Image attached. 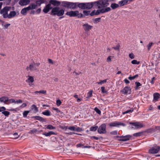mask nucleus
Masks as SVG:
<instances>
[{
	"mask_svg": "<svg viewBox=\"0 0 160 160\" xmlns=\"http://www.w3.org/2000/svg\"><path fill=\"white\" fill-rule=\"evenodd\" d=\"M122 92L124 94H130L131 92L130 87L128 86L125 87Z\"/></svg>",
	"mask_w": 160,
	"mask_h": 160,
	"instance_id": "15",
	"label": "nucleus"
},
{
	"mask_svg": "<svg viewBox=\"0 0 160 160\" xmlns=\"http://www.w3.org/2000/svg\"><path fill=\"white\" fill-rule=\"evenodd\" d=\"M119 7V5L115 3H112L111 5V7L112 9H115Z\"/></svg>",
	"mask_w": 160,
	"mask_h": 160,
	"instance_id": "25",
	"label": "nucleus"
},
{
	"mask_svg": "<svg viewBox=\"0 0 160 160\" xmlns=\"http://www.w3.org/2000/svg\"><path fill=\"white\" fill-rule=\"evenodd\" d=\"M90 11H83V13L85 16H88L90 14Z\"/></svg>",
	"mask_w": 160,
	"mask_h": 160,
	"instance_id": "44",
	"label": "nucleus"
},
{
	"mask_svg": "<svg viewBox=\"0 0 160 160\" xmlns=\"http://www.w3.org/2000/svg\"><path fill=\"white\" fill-rule=\"evenodd\" d=\"M29 0H20L18 2L19 4L21 6H26L29 4Z\"/></svg>",
	"mask_w": 160,
	"mask_h": 160,
	"instance_id": "14",
	"label": "nucleus"
},
{
	"mask_svg": "<svg viewBox=\"0 0 160 160\" xmlns=\"http://www.w3.org/2000/svg\"><path fill=\"white\" fill-rule=\"evenodd\" d=\"M52 10L50 14L52 16L57 15L58 17L63 16L65 12V10L63 9H60L59 7H54L50 6L48 3L44 7L42 10L43 12L45 13H48L50 10Z\"/></svg>",
	"mask_w": 160,
	"mask_h": 160,
	"instance_id": "2",
	"label": "nucleus"
},
{
	"mask_svg": "<svg viewBox=\"0 0 160 160\" xmlns=\"http://www.w3.org/2000/svg\"><path fill=\"white\" fill-rule=\"evenodd\" d=\"M131 63L133 64H139L140 63V62L137 61L136 60H133L131 61Z\"/></svg>",
	"mask_w": 160,
	"mask_h": 160,
	"instance_id": "39",
	"label": "nucleus"
},
{
	"mask_svg": "<svg viewBox=\"0 0 160 160\" xmlns=\"http://www.w3.org/2000/svg\"><path fill=\"white\" fill-rule=\"evenodd\" d=\"M26 69L27 71H28L29 70L30 71H34L37 70L38 68L36 67L32 62L30 64L29 66L27 67L26 68Z\"/></svg>",
	"mask_w": 160,
	"mask_h": 160,
	"instance_id": "13",
	"label": "nucleus"
},
{
	"mask_svg": "<svg viewBox=\"0 0 160 160\" xmlns=\"http://www.w3.org/2000/svg\"><path fill=\"white\" fill-rule=\"evenodd\" d=\"M89 4L87 3L73 2L67 1L62 2L61 6L63 7L74 9L77 7L81 9H88L90 7Z\"/></svg>",
	"mask_w": 160,
	"mask_h": 160,
	"instance_id": "1",
	"label": "nucleus"
},
{
	"mask_svg": "<svg viewBox=\"0 0 160 160\" xmlns=\"http://www.w3.org/2000/svg\"><path fill=\"white\" fill-rule=\"evenodd\" d=\"M22 102V101L21 100H18L15 101V103H21Z\"/></svg>",
	"mask_w": 160,
	"mask_h": 160,
	"instance_id": "60",
	"label": "nucleus"
},
{
	"mask_svg": "<svg viewBox=\"0 0 160 160\" xmlns=\"http://www.w3.org/2000/svg\"><path fill=\"white\" fill-rule=\"evenodd\" d=\"M133 110L132 109V110L130 109L124 112H122L123 114H125L126 113H129L130 112H132V111H133Z\"/></svg>",
	"mask_w": 160,
	"mask_h": 160,
	"instance_id": "43",
	"label": "nucleus"
},
{
	"mask_svg": "<svg viewBox=\"0 0 160 160\" xmlns=\"http://www.w3.org/2000/svg\"><path fill=\"white\" fill-rule=\"evenodd\" d=\"M111 8L109 7H106L105 8H102L101 9H99L96 12L95 15H98L101 13H104L110 11Z\"/></svg>",
	"mask_w": 160,
	"mask_h": 160,
	"instance_id": "9",
	"label": "nucleus"
},
{
	"mask_svg": "<svg viewBox=\"0 0 160 160\" xmlns=\"http://www.w3.org/2000/svg\"><path fill=\"white\" fill-rule=\"evenodd\" d=\"M48 62L49 63H51L52 64H53V62L52 60L50 59H48Z\"/></svg>",
	"mask_w": 160,
	"mask_h": 160,
	"instance_id": "61",
	"label": "nucleus"
},
{
	"mask_svg": "<svg viewBox=\"0 0 160 160\" xmlns=\"http://www.w3.org/2000/svg\"><path fill=\"white\" fill-rule=\"evenodd\" d=\"M117 138H123L122 139H120L118 140L119 141H125L129 140L130 139L132 140V136L128 135L126 136H118L116 137Z\"/></svg>",
	"mask_w": 160,
	"mask_h": 160,
	"instance_id": "7",
	"label": "nucleus"
},
{
	"mask_svg": "<svg viewBox=\"0 0 160 160\" xmlns=\"http://www.w3.org/2000/svg\"><path fill=\"white\" fill-rule=\"evenodd\" d=\"M118 132L117 131H114L110 132V134L112 135H117V134Z\"/></svg>",
	"mask_w": 160,
	"mask_h": 160,
	"instance_id": "53",
	"label": "nucleus"
},
{
	"mask_svg": "<svg viewBox=\"0 0 160 160\" xmlns=\"http://www.w3.org/2000/svg\"><path fill=\"white\" fill-rule=\"evenodd\" d=\"M11 7H5L1 10L0 13L2 14L3 18H7L8 15V12L11 9Z\"/></svg>",
	"mask_w": 160,
	"mask_h": 160,
	"instance_id": "5",
	"label": "nucleus"
},
{
	"mask_svg": "<svg viewBox=\"0 0 160 160\" xmlns=\"http://www.w3.org/2000/svg\"><path fill=\"white\" fill-rule=\"evenodd\" d=\"M10 25V24H7L4 25L5 28H7Z\"/></svg>",
	"mask_w": 160,
	"mask_h": 160,
	"instance_id": "64",
	"label": "nucleus"
},
{
	"mask_svg": "<svg viewBox=\"0 0 160 160\" xmlns=\"http://www.w3.org/2000/svg\"><path fill=\"white\" fill-rule=\"evenodd\" d=\"M62 2L58 1L56 0H50L48 4L50 6L52 5L55 7H59L61 4H62Z\"/></svg>",
	"mask_w": 160,
	"mask_h": 160,
	"instance_id": "10",
	"label": "nucleus"
},
{
	"mask_svg": "<svg viewBox=\"0 0 160 160\" xmlns=\"http://www.w3.org/2000/svg\"><path fill=\"white\" fill-rule=\"evenodd\" d=\"M138 74H136L134 76H129L128 78L129 80H132L134 79L135 78H138Z\"/></svg>",
	"mask_w": 160,
	"mask_h": 160,
	"instance_id": "33",
	"label": "nucleus"
},
{
	"mask_svg": "<svg viewBox=\"0 0 160 160\" xmlns=\"http://www.w3.org/2000/svg\"><path fill=\"white\" fill-rule=\"evenodd\" d=\"M101 89L102 93L106 94H107L108 93V91L105 90V87H101Z\"/></svg>",
	"mask_w": 160,
	"mask_h": 160,
	"instance_id": "37",
	"label": "nucleus"
},
{
	"mask_svg": "<svg viewBox=\"0 0 160 160\" xmlns=\"http://www.w3.org/2000/svg\"><path fill=\"white\" fill-rule=\"evenodd\" d=\"M8 98L7 97L3 96L0 98V102H3L6 104H8Z\"/></svg>",
	"mask_w": 160,
	"mask_h": 160,
	"instance_id": "16",
	"label": "nucleus"
},
{
	"mask_svg": "<svg viewBox=\"0 0 160 160\" xmlns=\"http://www.w3.org/2000/svg\"><path fill=\"white\" fill-rule=\"evenodd\" d=\"M135 84L136 85L135 88L136 90H137L139 86H142V84L139 82H136Z\"/></svg>",
	"mask_w": 160,
	"mask_h": 160,
	"instance_id": "36",
	"label": "nucleus"
},
{
	"mask_svg": "<svg viewBox=\"0 0 160 160\" xmlns=\"http://www.w3.org/2000/svg\"><path fill=\"white\" fill-rule=\"evenodd\" d=\"M42 135L46 137H50L52 135H56V133L52 131H51L48 132H45L42 133Z\"/></svg>",
	"mask_w": 160,
	"mask_h": 160,
	"instance_id": "20",
	"label": "nucleus"
},
{
	"mask_svg": "<svg viewBox=\"0 0 160 160\" xmlns=\"http://www.w3.org/2000/svg\"><path fill=\"white\" fill-rule=\"evenodd\" d=\"M21 13L23 15H26L27 14V12L24 8L22 9L21 11Z\"/></svg>",
	"mask_w": 160,
	"mask_h": 160,
	"instance_id": "40",
	"label": "nucleus"
},
{
	"mask_svg": "<svg viewBox=\"0 0 160 160\" xmlns=\"http://www.w3.org/2000/svg\"><path fill=\"white\" fill-rule=\"evenodd\" d=\"M159 151H160V146H156L151 148L149 149L148 152L150 154H155L158 153Z\"/></svg>",
	"mask_w": 160,
	"mask_h": 160,
	"instance_id": "8",
	"label": "nucleus"
},
{
	"mask_svg": "<svg viewBox=\"0 0 160 160\" xmlns=\"http://www.w3.org/2000/svg\"><path fill=\"white\" fill-rule=\"evenodd\" d=\"M28 81H29L30 82H32L34 81V78H33L30 76H28Z\"/></svg>",
	"mask_w": 160,
	"mask_h": 160,
	"instance_id": "38",
	"label": "nucleus"
},
{
	"mask_svg": "<svg viewBox=\"0 0 160 160\" xmlns=\"http://www.w3.org/2000/svg\"><path fill=\"white\" fill-rule=\"evenodd\" d=\"M83 131L82 128H80L79 127H77L76 128H75V131H76L78 132H81Z\"/></svg>",
	"mask_w": 160,
	"mask_h": 160,
	"instance_id": "45",
	"label": "nucleus"
},
{
	"mask_svg": "<svg viewBox=\"0 0 160 160\" xmlns=\"http://www.w3.org/2000/svg\"><path fill=\"white\" fill-rule=\"evenodd\" d=\"M124 81L125 82L126 84H128L130 83L129 81L126 78L124 80Z\"/></svg>",
	"mask_w": 160,
	"mask_h": 160,
	"instance_id": "63",
	"label": "nucleus"
},
{
	"mask_svg": "<svg viewBox=\"0 0 160 160\" xmlns=\"http://www.w3.org/2000/svg\"><path fill=\"white\" fill-rule=\"evenodd\" d=\"M15 102V100L14 99H8V103L9 104L10 103Z\"/></svg>",
	"mask_w": 160,
	"mask_h": 160,
	"instance_id": "50",
	"label": "nucleus"
},
{
	"mask_svg": "<svg viewBox=\"0 0 160 160\" xmlns=\"http://www.w3.org/2000/svg\"><path fill=\"white\" fill-rule=\"evenodd\" d=\"M16 15V12L15 11H11L8 16V18H11L15 16Z\"/></svg>",
	"mask_w": 160,
	"mask_h": 160,
	"instance_id": "21",
	"label": "nucleus"
},
{
	"mask_svg": "<svg viewBox=\"0 0 160 160\" xmlns=\"http://www.w3.org/2000/svg\"><path fill=\"white\" fill-rule=\"evenodd\" d=\"M41 8H38L36 11V13L37 14H39L41 12Z\"/></svg>",
	"mask_w": 160,
	"mask_h": 160,
	"instance_id": "56",
	"label": "nucleus"
},
{
	"mask_svg": "<svg viewBox=\"0 0 160 160\" xmlns=\"http://www.w3.org/2000/svg\"><path fill=\"white\" fill-rule=\"evenodd\" d=\"M31 110L35 112H38V108L34 104H33L31 106Z\"/></svg>",
	"mask_w": 160,
	"mask_h": 160,
	"instance_id": "24",
	"label": "nucleus"
},
{
	"mask_svg": "<svg viewBox=\"0 0 160 160\" xmlns=\"http://www.w3.org/2000/svg\"><path fill=\"white\" fill-rule=\"evenodd\" d=\"M98 128V127L97 126H96L94 127L92 126L90 128V130L91 131H95Z\"/></svg>",
	"mask_w": 160,
	"mask_h": 160,
	"instance_id": "30",
	"label": "nucleus"
},
{
	"mask_svg": "<svg viewBox=\"0 0 160 160\" xmlns=\"http://www.w3.org/2000/svg\"><path fill=\"white\" fill-rule=\"evenodd\" d=\"M94 110L98 114L100 115L101 113V111L97 107L94 108Z\"/></svg>",
	"mask_w": 160,
	"mask_h": 160,
	"instance_id": "42",
	"label": "nucleus"
},
{
	"mask_svg": "<svg viewBox=\"0 0 160 160\" xmlns=\"http://www.w3.org/2000/svg\"><path fill=\"white\" fill-rule=\"evenodd\" d=\"M98 132L100 134H105L106 133V125L105 123L102 124L98 128Z\"/></svg>",
	"mask_w": 160,
	"mask_h": 160,
	"instance_id": "6",
	"label": "nucleus"
},
{
	"mask_svg": "<svg viewBox=\"0 0 160 160\" xmlns=\"http://www.w3.org/2000/svg\"><path fill=\"white\" fill-rule=\"evenodd\" d=\"M68 129L71 130L75 131V128L74 126L70 127L68 128Z\"/></svg>",
	"mask_w": 160,
	"mask_h": 160,
	"instance_id": "52",
	"label": "nucleus"
},
{
	"mask_svg": "<svg viewBox=\"0 0 160 160\" xmlns=\"http://www.w3.org/2000/svg\"><path fill=\"white\" fill-rule=\"evenodd\" d=\"M154 43L152 42H150L147 45V50L148 51H150V50L151 49L152 47V45Z\"/></svg>",
	"mask_w": 160,
	"mask_h": 160,
	"instance_id": "29",
	"label": "nucleus"
},
{
	"mask_svg": "<svg viewBox=\"0 0 160 160\" xmlns=\"http://www.w3.org/2000/svg\"><path fill=\"white\" fill-rule=\"evenodd\" d=\"M30 112L29 111H24L23 113V117L24 118H26L27 117L28 114Z\"/></svg>",
	"mask_w": 160,
	"mask_h": 160,
	"instance_id": "34",
	"label": "nucleus"
},
{
	"mask_svg": "<svg viewBox=\"0 0 160 160\" xmlns=\"http://www.w3.org/2000/svg\"><path fill=\"white\" fill-rule=\"evenodd\" d=\"M100 20L101 18H95L94 21L97 23V22H99L100 21Z\"/></svg>",
	"mask_w": 160,
	"mask_h": 160,
	"instance_id": "57",
	"label": "nucleus"
},
{
	"mask_svg": "<svg viewBox=\"0 0 160 160\" xmlns=\"http://www.w3.org/2000/svg\"><path fill=\"white\" fill-rule=\"evenodd\" d=\"M84 30L85 31H89L92 28V26L88 25V23H86L82 25Z\"/></svg>",
	"mask_w": 160,
	"mask_h": 160,
	"instance_id": "18",
	"label": "nucleus"
},
{
	"mask_svg": "<svg viewBox=\"0 0 160 160\" xmlns=\"http://www.w3.org/2000/svg\"><path fill=\"white\" fill-rule=\"evenodd\" d=\"M95 12H96L95 10H93V11L91 12V13L90 14V15L91 16H94V15H95Z\"/></svg>",
	"mask_w": 160,
	"mask_h": 160,
	"instance_id": "58",
	"label": "nucleus"
},
{
	"mask_svg": "<svg viewBox=\"0 0 160 160\" xmlns=\"http://www.w3.org/2000/svg\"><path fill=\"white\" fill-rule=\"evenodd\" d=\"M35 2L36 4H32L28 7L24 8L27 12L28 11L30 10L35 9L38 6H40L41 5L42 3L47 4L48 3V2L46 0H36Z\"/></svg>",
	"mask_w": 160,
	"mask_h": 160,
	"instance_id": "4",
	"label": "nucleus"
},
{
	"mask_svg": "<svg viewBox=\"0 0 160 160\" xmlns=\"http://www.w3.org/2000/svg\"><path fill=\"white\" fill-rule=\"evenodd\" d=\"M2 113L6 117H8L10 114V112L7 111H3L2 112Z\"/></svg>",
	"mask_w": 160,
	"mask_h": 160,
	"instance_id": "35",
	"label": "nucleus"
},
{
	"mask_svg": "<svg viewBox=\"0 0 160 160\" xmlns=\"http://www.w3.org/2000/svg\"><path fill=\"white\" fill-rule=\"evenodd\" d=\"M143 134V132H139L137 133H134L133 135V136L134 137H139L142 135Z\"/></svg>",
	"mask_w": 160,
	"mask_h": 160,
	"instance_id": "27",
	"label": "nucleus"
},
{
	"mask_svg": "<svg viewBox=\"0 0 160 160\" xmlns=\"http://www.w3.org/2000/svg\"><path fill=\"white\" fill-rule=\"evenodd\" d=\"M129 124L135 127V129L141 128L143 127L142 124L139 122H130Z\"/></svg>",
	"mask_w": 160,
	"mask_h": 160,
	"instance_id": "12",
	"label": "nucleus"
},
{
	"mask_svg": "<svg viewBox=\"0 0 160 160\" xmlns=\"http://www.w3.org/2000/svg\"><path fill=\"white\" fill-rule=\"evenodd\" d=\"M32 118H34L36 120H39L42 122H46L47 121L45 119L39 116H33L32 117Z\"/></svg>",
	"mask_w": 160,
	"mask_h": 160,
	"instance_id": "19",
	"label": "nucleus"
},
{
	"mask_svg": "<svg viewBox=\"0 0 160 160\" xmlns=\"http://www.w3.org/2000/svg\"><path fill=\"white\" fill-rule=\"evenodd\" d=\"M42 114L44 115L47 116H49L51 115L50 112L49 110H47L44 112H42Z\"/></svg>",
	"mask_w": 160,
	"mask_h": 160,
	"instance_id": "28",
	"label": "nucleus"
},
{
	"mask_svg": "<svg viewBox=\"0 0 160 160\" xmlns=\"http://www.w3.org/2000/svg\"><path fill=\"white\" fill-rule=\"evenodd\" d=\"M155 79V77H153L152 78V80L151 81V83H152V84H153L154 83V81Z\"/></svg>",
	"mask_w": 160,
	"mask_h": 160,
	"instance_id": "62",
	"label": "nucleus"
},
{
	"mask_svg": "<svg viewBox=\"0 0 160 160\" xmlns=\"http://www.w3.org/2000/svg\"><path fill=\"white\" fill-rule=\"evenodd\" d=\"M35 94H46V90H41L39 91H36L34 92Z\"/></svg>",
	"mask_w": 160,
	"mask_h": 160,
	"instance_id": "31",
	"label": "nucleus"
},
{
	"mask_svg": "<svg viewBox=\"0 0 160 160\" xmlns=\"http://www.w3.org/2000/svg\"><path fill=\"white\" fill-rule=\"evenodd\" d=\"M66 14L69 16L70 17H75L79 15V11H75L68 12L66 13Z\"/></svg>",
	"mask_w": 160,
	"mask_h": 160,
	"instance_id": "11",
	"label": "nucleus"
},
{
	"mask_svg": "<svg viewBox=\"0 0 160 160\" xmlns=\"http://www.w3.org/2000/svg\"><path fill=\"white\" fill-rule=\"evenodd\" d=\"M113 58V57L111 56H109L107 58V61L108 62H110L111 61V58Z\"/></svg>",
	"mask_w": 160,
	"mask_h": 160,
	"instance_id": "46",
	"label": "nucleus"
},
{
	"mask_svg": "<svg viewBox=\"0 0 160 160\" xmlns=\"http://www.w3.org/2000/svg\"><path fill=\"white\" fill-rule=\"evenodd\" d=\"M109 125L110 127H118L119 125H123L124 126L125 125V124L122 123L115 122L110 123L109 124Z\"/></svg>",
	"mask_w": 160,
	"mask_h": 160,
	"instance_id": "17",
	"label": "nucleus"
},
{
	"mask_svg": "<svg viewBox=\"0 0 160 160\" xmlns=\"http://www.w3.org/2000/svg\"><path fill=\"white\" fill-rule=\"evenodd\" d=\"M109 0H99L97 2H87V3L89 4L90 7H88L89 9L92 8L93 6H97L99 9L104 8L108 6L109 3H108Z\"/></svg>",
	"mask_w": 160,
	"mask_h": 160,
	"instance_id": "3",
	"label": "nucleus"
},
{
	"mask_svg": "<svg viewBox=\"0 0 160 160\" xmlns=\"http://www.w3.org/2000/svg\"><path fill=\"white\" fill-rule=\"evenodd\" d=\"M120 47V45L118 44L115 47H113L112 48H114L115 50H117L119 49V48Z\"/></svg>",
	"mask_w": 160,
	"mask_h": 160,
	"instance_id": "55",
	"label": "nucleus"
},
{
	"mask_svg": "<svg viewBox=\"0 0 160 160\" xmlns=\"http://www.w3.org/2000/svg\"><path fill=\"white\" fill-rule=\"evenodd\" d=\"M155 132V131L154 129L153 128H151L147 129L143 132L152 133V132Z\"/></svg>",
	"mask_w": 160,
	"mask_h": 160,
	"instance_id": "26",
	"label": "nucleus"
},
{
	"mask_svg": "<svg viewBox=\"0 0 160 160\" xmlns=\"http://www.w3.org/2000/svg\"><path fill=\"white\" fill-rule=\"evenodd\" d=\"M106 82L107 80L106 79H105L101 81L100 82H98V84H102V83Z\"/></svg>",
	"mask_w": 160,
	"mask_h": 160,
	"instance_id": "51",
	"label": "nucleus"
},
{
	"mask_svg": "<svg viewBox=\"0 0 160 160\" xmlns=\"http://www.w3.org/2000/svg\"><path fill=\"white\" fill-rule=\"evenodd\" d=\"M88 97L89 98L91 97L92 95V91H90L88 92Z\"/></svg>",
	"mask_w": 160,
	"mask_h": 160,
	"instance_id": "54",
	"label": "nucleus"
},
{
	"mask_svg": "<svg viewBox=\"0 0 160 160\" xmlns=\"http://www.w3.org/2000/svg\"><path fill=\"white\" fill-rule=\"evenodd\" d=\"M128 0H123L119 2V4L120 7L123 6L126 4L128 2Z\"/></svg>",
	"mask_w": 160,
	"mask_h": 160,
	"instance_id": "22",
	"label": "nucleus"
},
{
	"mask_svg": "<svg viewBox=\"0 0 160 160\" xmlns=\"http://www.w3.org/2000/svg\"><path fill=\"white\" fill-rule=\"evenodd\" d=\"M33 63L36 67H38L40 65V63H35L34 62H33Z\"/></svg>",
	"mask_w": 160,
	"mask_h": 160,
	"instance_id": "59",
	"label": "nucleus"
},
{
	"mask_svg": "<svg viewBox=\"0 0 160 160\" xmlns=\"http://www.w3.org/2000/svg\"><path fill=\"white\" fill-rule=\"evenodd\" d=\"M46 128L49 129L50 130H53V129H55L56 128H55V127L53 126L52 125H49L47 126V127H46Z\"/></svg>",
	"mask_w": 160,
	"mask_h": 160,
	"instance_id": "32",
	"label": "nucleus"
},
{
	"mask_svg": "<svg viewBox=\"0 0 160 160\" xmlns=\"http://www.w3.org/2000/svg\"><path fill=\"white\" fill-rule=\"evenodd\" d=\"M129 57L132 59H134V55L132 53H130L129 55Z\"/></svg>",
	"mask_w": 160,
	"mask_h": 160,
	"instance_id": "47",
	"label": "nucleus"
},
{
	"mask_svg": "<svg viewBox=\"0 0 160 160\" xmlns=\"http://www.w3.org/2000/svg\"><path fill=\"white\" fill-rule=\"evenodd\" d=\"M37 132V130L35 128H33V129L30 130V133H36V132Z\"/></svg>",
	"mask_w": 160,
	"mask_h": 160,
	"instance_id": "49",
	"label": "nucleus"
},
{
	"mask_svg": "<svg viewBox=\"0 0 160 160\" xmlns=\"http://www.w3.org/2000/svg\"><path fill=\"white\" fill-rule=\"evenodd\" d=\"M61 103L62 102L60 100L58 99L57 100L56 104L58 106H59L61 104Z\"/></svg>",
	"mask_w": 160,
	"mask_h": 160,
	"instance_id": "48",
	"label": "nucleus"
},
{
	"mask_svg": "<svg viewBox=\"0 0 160 160\" xmlns=\"http://www.w3.org/2000/svg\"><path fill=\"white\" fill-rule=\"evenodd\" d=\"M154 99L156 101H158L160 98V94L158 93H155L153 94Z\"/></svg>",
	"mask_w": 160,
	"mask_h": 160,
	"instance_id": "23",
	"label": "nucleus"
},
{
	"mask_svg": "<svg viewBox=\"0 0 160 160\" xmlns=\"http://www.w3.org/2000/svg\"><path fill=\"white\" fill-rule=\"evenodd\" d=\"M52 109L56 111L58 113H60L61 114H62L63 112L59 110L58 108H55L54 107H53Z\"/></svg>",
	"mask_w": 160,
	"mask_h": 160,
	"instance_id": "41",
	"label": "nucleus"
}]
</instances>
